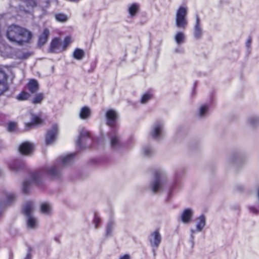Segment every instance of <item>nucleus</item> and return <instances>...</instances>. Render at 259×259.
I'll list each match as a JSON object with an SVG mask.
<instances>
[{
	"label": "nucleus",
	"instance_id": "nucleus-44",
	"mask_svg": "<svg viewBox=\"0 0 259 259\" xmlns=\"http://www.w3.org/2000/svg\"><path fill=\"white\" fill-rule=\"evenodd\" d=\"M24 259H31V256L30 253H27Z\"/></svg>",
	"mask_w": 259,
	"mask_h": 259
},
{
	"label": "nucleus",
	"instance_id": "nucleus-7",
	"mask_svg": "<svg viewBox=\"0 0 259 259\" xmlns=\"http://www.w3.org/2000/svg\"><path fill=\"white\" fill-rule=\"evenodd\" d=\"M150 135L155 140L160 139L163 136V123L161 122L155 123L151 128Z\"/></svg>",
	"mask_w": 259,
	"mask_h": 259
},
{
	"label": "nucleus",
	"instance_id": "nucleus-38",
	"mask_svg": "<svg viewBox=\"0 0 259 259\" xmlns=\"http://www.w3.org/2000/svg\"><path fill=\"white\" fill-rule=\"evenodd\" d=\"M23 3L28 8H33L36 6V3L34 0H25L23 1Z\"/></svg>",
	"mask_w": 259,
	"mask_h": 259
},
{
	"label": "nucleus",
	"instance_id": "nucleus-8",
	"mask_svg": "<svg viewBox=\"0 0 259 259\" xmlns=\"http://www.w3.org/2000/svg\"><path fill=\"white\" fill-rule=\"evenodd\" d=\"M161 236L158 230H155L152 232L149 237V241L151 247L152 248L154 254L155 253V249L159 246L161 242Z\"/></svg>",
	"mask_w": 259,
	"mask_h": 259
},
{
	"label": "nucleus",
	"instance_id": "nucleus-37",
	"mask_svg": "<svg viewBox=\"0 0 259 259\" xmlns=\"http://www.w3.org/2000/svg\"><path fill=\"white\" fill-rule=\"evenodd\" d=\"M101 223V219L97 213H95L93 219V224L95 229H97Z\"/></svg>",
	"mask_w": 259,
	"mask_h": 259
},
{
	"label": "nucleus",
	"instance_id": "nucleus-40",
	"mask_svg": "<svg viewBox=\"0 0 259 259\" xmlns=\"http://www.w3.org/2000/svg\"><path fill=\"white\" fill-rule=\"evenodd\" d=\"M195 232V231L193 229L191 230V235H190V242L192 244V247H193L194 245V233Z\"/></svg>",
	"mask_w": 259,
	"mask_h": 259
},
{
	"label": "nucleus",
	"instance_id": "nucleus-5",
	"mask_svg": "<svg viewBox=\"0 0 259 259\" xmlns=\"http://www.w3.org/2000/svg\"><path fill=\"white\" fill-rule=\"evenodd\" d=\"M79 136L76 141L78 147L80 148H84L90 147L92 140L89 131L84 127L79 130Z\"/></svg>",
	"mask_w": 259,
	"mask_h": 259
},
{
	"label": "nucleus",
	"instance_id": "nucleus-2",
	"mask_svg": "<svg viewBox=\"0 0 259 259\" xmlns=\"http://www.w3.org/2000/svg\"><path fill=\"white\" fill-rule=\"evenodd\" d=\"M6 35L10 41L19 45L28 42L32 36L30 31L15 25H12L8 27Z\"/></svg>",
	"mask_w": 259,
	"mask_h": 259
},
{
	"label": "nucleus",
	"instance_id": "nucleus-36",
	"mask_svg": "<svg viewBox=\"0 0 259 259\" xmlns=\"http://www.w3.org/2000/svg\"><path fill=\"white\" fill-rule=\"evenodd\" d=\"M143 153L146 156H151L153 153V149L149 146H146L143 148Z\"/></svg>",
	"mask_w": 259,
	"mask_h": 259
},
{
	"label": "nucleus",
	"instance_id": "nucleus-41",
	"mask_svg": "<svg viewBox=\"0 0 259 259\" xmlns=\"http://www.w3.org/2000/svg\"><path fill=\"white\" fill-rule=\"evenodd\" d=\"M248 209L250 212L253 214H257L259 213V209H256L253 206H249Z\"/></svg>",
	"mask_w": 259,
	"mask_h": 259
},
{
	"label": "nucleus",
	"instance_id": "nucleus-18",
	"mask_svg": "<svg viewBox=\"0 0 259 259\" xmlns=\"http://www.w3.org/2000/svg\"><path fill=\"white\" fill-rule=\"evenodd\" d=\"M193 214V210L191 208L185 209L181 214V219L183 223L188 224L191 221Z\"/></svg>",
	"mask_w": 259,
	"mask_h": 259
},
{
	"label": "nucleus",
	"instance_id": "nucleus-34",
	"mask_svg": "<svg viewBox=\"0 0 259 259\" xmlns=\"http://www.w3.org/2000/svg\"><path fill=\"white\" fill-rule=\"evenodd\" d=\"M44 98V94L42 93L37 94L32 99V103L33 104L40 103Z\"/></svg>",
	"mask_w": 259,
	"mask_h": 259
},
{
	"label": "nucleus",
	"instance_id": "nucleus-35",
	"mask_svg": "<svg viewBox=\"0 0 259 259\" xmlns=\"http://www.w3.org/2000/svg\"><path fill=\"white\" fill-rule=\"evenodd\" d=\"M71 42V37L67 36L65 38L64 41L62 42V47L63 51H65L69 44Z\"/></svg>",
	"mask_w": 259,
	"mask_h": 259
},
{
	"label": "nucleus",
	"instance_id": "nucleus-20",
	"mask_svg": "<svg viewBox=\"0 0 259 259\" xmlns=\"http://www.w3.org/2000/svg\"><path fill=\"white\" fill-rule=\"evenodd\" d=\"M210 107L208 104H204L200 106L198 115L200 117H203L207 116L209 113Z\"/></svg>",
	"mask_w": 259,
	"mask_h": 259
},
{
	"label": "nucleus",
	"instance_id": "nucleus-45",
	"mask_svg": "<svg viewBox=\"0 0 259 259\" xmlns=\"http://www.w3.org/2000/svg\"><path fill=\"white\" fill-rule=\"evenodd\" d=\"M8 197L10 199H12L14 197V196L13 194H10L9 195Z\"/></svg>",
	"mask_w": 259,
	"mask_h": 259
},
{
	"label": "nucleus",
	"instance_id": "nucleus-14",
	"mask_svg": "<svg viewBox=\"0 0 259 259\" xmlns=\"http://www.w3.org/2000/svg\"><path fill=\"white\" fill-rule=\"evenodd\" d=\"M8 89L7 76L2 68H0V95Z\"/></svg>",
	"mask_w": 259,
	"mask_h": 259
},
{
	"label": "nucleus",
	"instance_id": "nucleus-47",
	"mask_svg": "<svg viewBox=\"0 0 259 259\" xmlns=\"http://www.w3.org/2000/svg\"><path fill=\"white\" fill-rule=\"evenodd\" d=\"M176 52H180V51H179V49H176Z\"/></svg>",
	"mask_w": 259,
	"mask_h": 259
},
{
	"label": "nucleus",
	"instance_id": "nucleus-3",
	"mask_svg": "<svg viewBox=\"0 0 259 259\" xmlns=\"http://www.w3.org/2000/svg\"><path fill=\"white\" fill-rule=\"evenodd\" d=\"M149 187L154 193L161 192L167 189L169 198L172 195V192L174 189V186L167 185L166 174L162 170H158L155 172L154 178L150 182Z\"/></svg>",
	"mask_w": 259,
	"mask_h": 259
},
{
	"label": "nucleus",
	"instance_id": "nucleus-39",
	"mask_svg": "<svg viewBox=\"0 0 259 259\" xmlns=\"http://www.w3.org/2000/svg\"><path fill=\"white\" fill-rule=\"evenodd\" d=\"M16 127V124L15 122H11L8 124V130L9 132L14 131Z\"/></svg>",
	"mask_w": 259,
	"mask_h": 259
},
{
	"label": "nucleus",
	"instance_id": "nucleus-23",
	"mask_svg": "<svg viewBox=\"0 0 259 259\" xmlns=\"http://www.w3.org/2000/svg\"><path fill=\"white\" fill-rule=\"evenodd\" d=\"M27 87L29 91L31 94L35 93L39 89L38 83L35 79H30L27 83Z\"/></svg>",
	"mask_w": 259,
	"mask_h": 259
},
{
	"label": "nucleus",
	"instance_id": "nucleus-48",
	"mask_svg": "<svg viewBox=\"0 0 259 259\" xmlns=\"http://www.w3.org/2000/svg\"><path fill=\"white\" fill-rule=\"evenodd\" d=\"M23 10L24 11H25V12H27V11H28V10H25V9H23Z\"/></svg>",
	"mask_w": 259,
	"mask_h": 259
},
{
	"label": "nucleus",
	"instance_id": "nucleus-42",
	"mask_svg": "<svg viewBox=\"0 0 259 259\" xmlns=\"http://www.w3.org/2000/svg\"><path fill=\"white\" fill-rule=\"evenodd\" d=\"M119 259H131V257L128 254H124L120 256Z\"/></svg>",
	"mask_w": 259,
	"mask_h": 259
},
{
	"label": "nucleus",
	"instance_id": "nucleus-21",
	"mask_svg": "<svg viewBox=\"0 0 259 259\" xmlns=\"http://www.w3.org/2000/svg\"><path fill=\"white\" fill-rule=\"evenodd\" d=\"M246 122L248 126L253 128L259 125V116H250L247 117Z\"/></svg>",
	"mask_w": 259,
	"mask_h": 259
},
{
	"label": "nucleus",
	"instance_id": "nucleus-13",
	"mask_svg": "<svg viewBox=\"0 0 259 259\" xmlns=\"http://www.w3.org/2000/svg\"><path fill=\"white\" fill-rule=\"evenodd\" d=\"M14 49L9 45L0 44V56L4 58H14Z\"/></svg>",
	"mask_w": 259,
	"mask_h": 259
},
{
	"label": "nucleus",
	"instance_id": "nucleus-25",
	"mask_svg": "<svg viewBox=\"0 0 259 259\" xmlns=\"http://www.w3.org/2000/svg\"><path fill=\"white\" fill-rule=\"evenodd\" d=\"M196 231L201 232L205 226V218L204 215H201L196 219Z\"/></svg>",
	"mask_w": 259,
	"mask_h": 259
},
{
	"label": "nucleus",
	"instance_id": "nucleus-1",
	"mask_svg": "<svg viewBox=\"0 0 259 259\" xmlns=\"http://www.w3.org/2000/svg\"><path fill=\"white\" fill-rule=\"evenodd\" d=\"M74 153L69 154L59 157L55 165L51 167H45L38 171L32 173L29 179L25 180L23 183L22 190L24 193H27L30 188L33 184L39 185L42 177L48 175L52 177L59 176L60 169L72 164L74 161Z\"/></svg>",
	"mask_w": 259,
	"mask_h": 259
},
{
	"label": "nucleus",
	"instance_id": "nucleus-22",
	"mask_svg": "<svg viewBox=\"0 0 259 259\" xmlns=\"http://www.w3.org/2000/svg\"><path fill=\"white\" fill-rule=\"evenodd\" d=\"M31 54L28 52H23L21 50H15L14 52V59H18L21 60L26 59L29 58Z\"/></svg>",
	"mask_w": 259,
	"mask_h": 259
},
{
	"label": "nucleus",
	"instance_id": "nucleus-9",
	"mask_svg": "<svg viewBox=\"0 0 259 259\" xmlns=\"http://www.w3.org/2000/svg\"><path fill=\"white\" fill-rule=\"evenodd\" d=\"M110 139V145L111 148L114 150L118 149L121 145L120 137L116 133L115 128H111L110 132L108 134Z\"/></svg>",
	"mask_w": 259,
	"mask_h": 259
},
{
	"label": "nucleus",
	"instance_id": "nucleus-17",
	"mask_svg": "<svg viewBox=\"0 0 259 259\" xmlns=\"http://www.w3.org/2000/svg\"><path fill=\"white\" fill-rule=\"evenodd\" d=\"M33 145L29 142H25L21 144L20 146L19 152L23 155L30 154L33 150Z\"/></svg>",
	"mask_w": 259,
	"mask_h": 259
},
{
	"label": "nucleus",
	"instance_id": "nucleus-33",
	"mask_svg": "<svg viewBox=\"0 0 259 259\" xmlns=\"http://www.w3.org/2000/svg\"><path fill=\"white\" fill-rule=\"evenodd\" d=\"M152 95L150 92H147L143 94L141 98V102L142 104L146 103L149 100L151 99Z\"/></svg>",
	"mask_w": 259,
	"mask_h": 259
},
{
	"label": "nucleus",
	"instance_id": "nucleus-31",
	"mask_svg": "<svg viewBox=\"0 0 259 259\" xmlns=\"http://www.w3.org/2000/svg\"><path fill=\"white\" fill-rule=\"evenodd\" d=\"M30 97V94L25 91H22L17 96V99L19 101L26 100Z\"/></svg>",
	"mask_w": 259,
	"mask_h": 259
},
{
	"label": "nucleus",
	"instance_id": "nucleus-4",
	"mask_svg": "<svg viewBox=\"0 0 259 259\" xmlns=\"http://www.w3.org/2000/svg\"><path fill=\"white\" fill-rule=\"evenodd\" d=\"M188 9L186 6H181L176 11L175 24L176 26L180 29H185L188 24L187 19Z\"/></svg>",
	"mask_w": 259,
	"mask_h": 259
},
{
	"label": "nucleus",
	"instance_id": "nucleus-19",
	"mask_svg": "<svg viewBox=\"0 0 259 259\" xmlns=\"http://www.w3.org/2000/svg\"><path fill=\"white\" fill-rule=\"evenodd\" d=\"M115 228V223L112 220H110L107 223L105 229V236L106 237H111L114 232Z\"/></svg>",
	"mask_w": 259,
	"mask_h": 259
},
{
	"label": "nucleus",
	"instance_id": "nucleus-6",
	"mask_svg": "<svg viewBox=\"0 0 259 259\" xmlns=\"http://www.w3.org/2000/svg\"><path fill=\"white\" fill-rule=\"evenodd\" d=\"M33 208V203L30 201L26 202L23 208V212L27 218V226L31 229H34L37 226L36 220L32 215Z\"/></svg>",
	"mask_w": 259,
	"mask_h": 259
},
{
	"label": "nucleus",
	"instance_id": "nucleus-30",
	"mask_svg": "<svg viewBox=\"0 0 259 259\" xmlns=\"http://www.w3.org/2000/svg\"><path fill=\"white\" fill-rule=\"evenodd\" d=\"M84 56V51L79 48L75 49L73 53V57L78 60H81Z\"/></svg>",
	"mask_w": 259,
	"mask_h": 259
},
{
	"label": "nucleus",
	"instance_id": "nucleus-27",
	"mask_svg": "<svg viewBox=\"0 0 259 259\" xmlns=\"http://www.w3.org/2000/svg\"><path fill=\"white\" fill-rule=\"evenodd\" d=\"M140 5L137 3H133L128 6V12L131 17H134L139 10Z\"/></svg>",
	"mask_w": 259,
	"mask_h": 259
},
{
	"label": "nucleus",
	"instance_id": "nucleus-15",
	"mask_svg": "<svg viewBox=\"0 0 259 259\" xmlns=\"http://www.w3.org/2000/svg\"><path fill=\"white\" fill-rule=\"evenodd\" d=\"M50 51L52 53H60L63 52L62 41L59 38H54L51 43Z\"/></svg>",
	"mask_w": 259,
	"mask_h": 259
},
{
	"label": "nucleus",
	"instance_id": "nucleus-24",
	"mask_svg": "<svg viewBox=\"0 0 259 259\" xmlns=\"http://www.w3.org/2000/svg\"><path fill=\"white\" fill-rule=\"evenodd\" d=\"M91 110L87 106H84L80 109L79 113L80 118L83 120L87 119L90 118L91 115Z\"/></svg>",
	"mask_w": 259,
	"mask_h": 259
},
{
	"label": "nucleus",
	"instance_id": "nucleus-12",
	"mask_svg": "<svg viewBox=\"0 0 259 259\" xmlns=\"http://www.w3.org/2000/svg\"><path fill=\"white\" fill-rule=\"evenodd\" d=\"M203 32L201 26V20L198 15H196V22L194 25L193 36L195 39H200L203 36Z\"/></svg>",
	"mask_w": 259,
	"mask_h": 259
},
{
	"label": "nucleus",
	"instance_id": "nucleus-11",
	"mask_svg": "<svg viewBox=\"0 0 259 259\" xmlns=\"http://www.w3.org/2000/svg\"><path fill=\"white\" fill-rule=\"evenodd\" d=\"M58 134V126L54 124L51 130L48 131L46 136V144L47 145L52 144L56 140Z\"/></svg>",
	"mask_w": 259,
	"mask_h": 259
},
{
	"label": "nucleus",
	"instance_id": "nucleus-10",
	"mask_svg": "<svg viewBox=\"0 0 259 259\" xmlns=\"http://www.w3.org/2000/svg\"><path fill=\"white\" fill-rule=\"evenodd\" d=\"M105 117L107 124L111 127V128H115L114 127L116 125L117 119V114L116 112L113 109H109L106 112Z\"/></svg>",
	"mask_w": 259,
	"mask_h": 259
},
{
	"label": "nucleus",
	"instance_id": "nucleus-43",
	"mask_svg": "<svg viewBox=\"0 0 259 259\" xmlns=\"http://www.w3.org/2000/svg\"><path fill=\"white\" fill-rule=\"evenodd\" d=\"M251 38H249L247 41H246V47L247 48H249L251 45Z\"/></svg>",
	"mask_w": 259,
	"mask_h": 259
},
{
	"label": "nucleus",
	"instance_id": "nucleus-26",
	"mask_svg": "<svg viewBox=\"0 0 259 259\" xmlns=\"http://www.w3.org/2000/svg\"><path fill=\"white\" fill-rule=\"evenodd\" d=\"M186 39V36L182 31L177 32L175 36V40L177 45H180L184 43Z\"/></svg>",
	"mask_w": 259,
	"mask_h": 259
},
{
	"label": "nucleus",
	"instance_id": "nucleus-16",
	"mask_svg": "<svg viewBox=\"0 0 259 259\" xmlns=\"http://www.w3.org/2000/svg\"><path fill=\"white\" fill-rule=\"evenodd\" d=\"M43 121L44 120L42 119L40 115L32 114L31 116V122L25 123V127L27 130H29L33 125L41 124Z\"/></svg>",
	"mask_w": 259,
	"mask_h": 259
},
{
	"label": "nucleus",
	"instance_id": "nucleus-29",
	"mask_svg": "<svg viewBox=\"0 0 259 259\" xmlns=\"http://www.w3.org/2000/svg\"><path fill=\"white\" fill-rule=\"evenodd\" d=\"M41 212L46 215H49L52 212V207L51 205L48 203H43L40 207Z\"/></svg>",
	"mask_w": 259,
	"mask_h": 259
},
{
	"label": "nucleus",
	"instance_id": "nucleus-28",
	"mask_svg": "<svg viewBox=\"0 0 259 259\" xmlns=\"http://www.w3.org/2000/svg\"><path fill=\"white\" fill-rule=\"evenodd\" d=\"M49 33L48 29L45 28L43 32L39 36L38 44L39 46H42L47 42Z\"/></svg>",
	"mask_w": 259,
	"mask_h": 259
},
{
	"label": "nucleus",
	"instance_id": "nucleus-32",
	"mask_svg": "<svg viewBox=\"0 0 259 259\" xmlns=\"http://www.w3.org/2000/svg\"><path fill=\"white\" fill-rule=\"evenodd\" d=\"M56 20L60 22H64L67 20V16L62 13L57 14L55 15Z\"/></svg>",
	"mask_w": 259,
	"mask_h": 259
},
{
	"label": "nucleus",
	"instance_id": "nucleus-46",
	"mask_svg": "<svg viewBox=\"0 0 259 259\" xmlns=\"http://www.w3.org/2000/svg\"><path fill=\"white\" fill-rule=\"evenodd\" d=\"M10 168L13 170H17V169L14 167H13L12 166H10Z\"/></svg>",
	"mask_w": 259,
	"mask_h": 259
}]
</instances>
